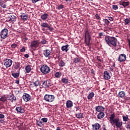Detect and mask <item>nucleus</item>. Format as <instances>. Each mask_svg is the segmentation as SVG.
Masks as SVG:
<instances>
[{"label":"nucleus","instance_id":"f257e3e1","mask_svg":"<svg viewBox=\"0 0 130 130\" xmlns=\"http://www.w3.org/2000/svg\"><path fill=\"white\" fill-rule=\"evenodd\" d=\"M109 119L110 123L112 126L114 125V127H115L116 126L117 128H121L122 126V121L120 120L119 117L115 118V114H111Z\"/></svg>","mask_w":130,"mask_h":130},{"label":"nucleus","instance_id":"f03ea898","mask_svg":"<svg viewBox=\"0 0 130 130\" xmlns=\"http://www.w3.org/2000/svg\"><path fill=\"white\" fill-rule=\"evenodd\" d=\"M105 40L109 46H113V47H116L117 46V39L114 37L106 36L105 37Z\"/></svg>","mask_w":130,"mask_h":130},{"label":"nucleus","instance_id":"7ed1b4c3","mask_svg":"<svg viewBox=\"0 0 130 130\" xmlns=\"http://www.w3.org/2000/svg\"><path fill=\"white\" fill-rule=\"evenodd\" d=\"M40 71L43 75H47L50 73V68L46 64L42 65L40 68Z\"/></svg>","mask_w":130,"mask_h":130},{"label":"nucleus","instance_id":"20e7f679","mask_svg":"<svg viewBox=\"0 0 130 130\" xmlns=\"http://www.w3.org/2000/svg\"><path fill=\"white\" fill-rule=\"evenodd\" d=\"M54 99L55 97L53 95L46 94L44 96V100L47 102H53Z\"/></svg>","mask_w":130,"mask_h":130},{"label":"nucleus","instance_id":"39448f33","mask_svg":"<svg viewBox=\"0 0 130 130\" xmlns=\"http://www.w3.org/2000/svg\"><path fill=\"white\" fill-rule=\"evenodd\" d=\"M8 34H9V30L7 28H4L1 31L0 36L2 39H6L8 37Z\"/></svg>","mask_w":130,"mask_h":130},{"label":"nucleus","instance_id":"423d86ee","mask_svg":"<svg viewBox=\"0 0 130 130\" xmlns=\"http://www.w3.org/2000/svg\"><path fill=\"white\" fill-rule=\"evenodd\" d=\"M39 40L33 41L31 42L30 46L32 49H36L39 46Z\"/></svg>","mask_w":130,"mask_h":130},{"label":"nucleus","instance_id":"0eeeda50","mask_svg":"<svg viewBox=\"0 0 130 130\" xmlns=\"http://www.w3.org/2000/svg\"><path fill=\"white\" fill-rule=\"evenodd\" d=\"M41 27H42L43 28H48V30H49L50 32H52V30H54L53 27L50 26V25L46 22H43L41 23Z\"/></svg>","mask_w":130,"mask_h":130},{"label":"nucleus","instance_id":"6e6552de","mask_svg":"<svg viewBox=\"0 0 130 130\" xmlns=\"http://www.w3.org/2000/svg\"><path fill=\"white\" fill-rule=\"evenodd\" d=\"M118 60L120 62H123V61H125V60H126V55L125 54H120Z\"/></svg>","mask_w":130,"mask_h":130},{"label":"nucleus","instance_id":"1a4fd4ad","mask_svg":"<svg viewBox=\"0 0 130 130\" xmlns=\"http://www.w3.org/2000/svg\"><path fill=\"white\" fill-rule=\"evenodd\" d=\"M12 64L13 60H12L11 59H6L5 60L4 66H5L6 68H10Z\"/></svg>","mask_w":130,"mask_h":130},{"label":"nucleus","instance_id":"9d476101","mask_svg":"<svg viewBox=\"0 0 130 130\" xmlns=\"http://www.w3.org/2000/svg\"><path fill=\"white\" fill-rule=\"evenodd\" d=\"M22 98L25 102H28L31 100V96L29 94L24 93L22 96Z\"/></svg>","mask_w":130,"mask_h":130},{"label":"nucleus","instance_id":"9b49d317","mask_svg":"<svg viewBox=\"0 0 130 130\" xmlns=\"http://www.w3.org/2000/svg\"><path fill=\"white\" fill-rule=\"evenodd\" d=\"M15 110H16L17 113H18L19 114H22L25 112V109L21 106L17 107L15 109Z\"/></svg>","mask_w":130,"mask_h":130},{"label":"nucleus","instance_id":"f8f14e48","mask_svg":"<svg viewBox=\"0 0 130 130\" xmlns=\"http://www.w3.org/2000/svg\"><path fill=\"white\" fill-rule=\"evenodd\" d=\"M49 86H51L50 82L48 80L43 81L42 87L43 88H49Z\"/></svg>","mask_w":130,"mask_h":130},{"label":"nucleus","instance_id":"ddd939ff","mask_svg":"<svg viewBox=\"0 0 130 130\" xmlns=\"http://www.w3.org/2000/svg\"><path fill=\"white\" fill-rule=\"evenodd\" d=\"M95 108L96 111H97L98 112H103V111H105V108H104V107L103 106H96Z\"/></svg>","mask_w":130,"mask_h":130},{"label":"nucleus","instance_id":"4468645a","mask_svg":"<svg viewBox=\"0 0 130 130\" xmlns=\"http://www.w3.org/2000/svg\"><path fill=\"white\" fill-rule=\"evenodd\" d=\"M43 54L45 57H49L50 56V50L46 49L43 51Z\"/></svg>","mask_w":130,"mask_h":130},{"label":"nucleus","instance_id":"2eb2a0df","mask_svg":"<svg viewBox=\"0 0 130 130\" xmlns=\"http://www.w3.org/2000/svg\"><path fill=\"white\" fill-rule=\"evenodd\" d=\"M92 130H99L100 127H101V126L100 125V124L98 123H96L92 124Z\"/></svg>","mask_w":130,"mask_h":130},{"label":"nucleus","instance_id":"dca6fc26","mask_svg":"<svg viewBox=\"0 0 130 130\" xmlns=\"http://www.w3.org/2000/svg\"><path fill=\"white\" fill-rule=\"evenodd\" d=\"M110 78L111 77L109 74V72L108 71H105L104 72V79H105V80H109Z\"/></svg>","mask_w":130,"mask_h":130},{"label":"nucleus","instance_id":"f3484780","mask_svg":"<svg viewBox=\"0 0 130 130\" xmlns=\"http://www.w3.org/2000/svg\"><path fill=\"white\" fill-rule=\"evenodd\" d=\"M105 116V113L103 112H100L97 115L98 119H102Z\"/></svg>","mask_w":130,"mask_h":130},{"label":"nucleus","instance_id":"a211bd4d","mask_svg":"<svg viewBox=\"0 0 130 130\" xmlns=\"http://www.w3.org/2000/svg\"><path fill=\"white\" fill-rule=\"evenodd\" d=\"M69 46H70V45L68 44L65 46H62L61 47L62 51H65L66 52H68V51H69Z\"/></svg>","mask_w":130,"mask_h":130},{"label":"nucleus","instance_id":"6ab92c4d","mask_svg":"<svg viewBox=\"0 0 130 130\" xmlns=\"http://www.w3.org/2000/svg\"><path fill=\"white\" fill-rule=\"evenodd\" d=\"M66 107L67 108H71L73 107V102L72 101H67L66 102Z\"/></svg>","mask_w":130,"mask_h":130},{"label":"nucleus","instance_id":"aec40b11","mask_svg":"<svg viewBox=\"0 0 130 130\" xmlns=\"http://www.w3.org/2000/svg\"><path fill=\"white\" fill-rule=\"evenodd\" d=\"M7 20H8L9 22H15V20H16V16L13 15H11L8 17Z\"/></svg>","mask_w":130,"mask_h":130},{"label":"nucleus","instance_id":"412c9836","mask_svg":"<svg viewBox=\"0 0 130 130\" xmlns=\"http://www.w3.org/2000/svg\"><path fill=\"white\" fill-rule=\"evenodd\" d=\"M120 6H123V8H125L129 6V2H122L120 3Z\"/></svg>","mask_w":130,"mask_h":130},{"label":"nucleus","instance_id":"4be33fe9","mask_svg":"<svg viewBox=\"0 0 130 130\" xmlns=\"http://www.w3.org/2000/svg\"><path fill=\"white\" fill-rule=\"evenodd\" d=\"M85 38L86 39V40H87V38H91L90 32H89V30L87 28L85 29Z\"/></svg>","mask_w":130,"mask_h":130},{"label":"nucleus","instance_id":"5701e85b","mask_svg":"<svg viewBox=\"0 0 130 130\" xmlns=\"http://www.w3.org/2000/svg\"><path fill=\"white\" fill-rule=\"evenodd\" d=\"M118 96L120 98H124L125 97V92L124 91H120L118 93Z\"/></svg>","mask_w":130,"mask_h":130},{"label":"nucleus","instance_id":"b1692460","mask_svg":"<svg viewBox=\"0 0 130 130\" xmlns=\"http://www.w3.org/2000/svg\"><path fill=\"white\" fill-rule=\"evenodd\" d=\"M48 17H49V16H48L47 13H44L41 16V18L45 20H46V19H48Z\"/></svg>","mask_w":130,"mask_h":130},{"label":"nucleus","instance_id":"393cba45","mask_svg":"<svg viewBox=\"0 0 130 130\" xmlns=\"http://www.w3.org/2000/svg\"><path fill=\"white\" fill-rule=\"evenodd\" d=\"M76 116L77 118H84V115L82 113H78L76 114Z\"/></svg>","mask_w":130,"mask_h":130},{"label":"nucleus","instance_id":"a878e982","mask_svg":"<svg viewBox=\"0 0 130 130\" xmlns=\"http://www.w3.org/2000/svg\"><path fill=\"white\" fill-rule=\"evenodd\" d=\"M25 70L26 71V73H30L31 72V66L30 65H27L25 67Z\"/></svg>","mask_w":130,"mask_h":130},{"label":"nucleus","instance_id":"bb28decb","mask_svg":"<svg viewBox=\"0 0 130 130\" xmlns=\"http://www.w3.org/2000/svg\"><path fill=\"white\" fill-rule=\"evenodd\" d=\"M94 95H95V94L94 93V92H91L90 93H89L87 96L88 100H90V99H92V98H93V97H94Z\"/></svg>","mask_w":130,"mask_h":130},{"label":"nucleus","instance_id":"cd10ccee","mask_svg":"<svg viewBox=\"0 0 130 130\" xmlns=\"http://www.w3.org/2000/svg\"><path fill=\"white\" fill-rule=\"evenodd\" d=\"M90 41H91V38H87L86 40L85 39V42L86 44L87 45V46H89V45H90Z\"/></svg>","mask_w":130,"mask_h":130},{"label":"nucleus","instance_id":"c85d7f7f","mask_svg":"<svg viewBox=\"0 0 130 130\" xmlns=\"http://www.w3.org/2000/svg\"><path fill=\"white\" fill-rule=\"evenodd\" d=\"M122 119L123 121L126 122L127 120H128L129 119H128V115H123L122 116Z\"/></svg>","mask_w":130,"mask_h":130},{"label":"nucleus","instance_id":"c756f323","mask_svg":"<svg viewBox=\"0 0 130 130\" xmlns=\"http://www.w3.org/2000/svg\"><path fill=\"white\" fill-rule=\"evenodd\" d=\"M103 21L104 22V23H105V24H106V25H107V26H109V24H110V21H109V20H108V19L106 18L104 19L103 20Z\"/></svg>","mask_w":130,"mask_h":130},{"label":"nucleus","instance_id":"7c9ffc66","mask_svg":"<svg viewBox=\"0 0 130 130\" xmlns=\"http://www.w3.org/2000/svg\"><path fill=\"white\" fill-rule=\"evenodd\" d=\"M124 25H129L130 20L128 18H126L124 20Z\"/></svg>","mask_w":130,"mask_h":130},{"label":"nucleus","instance_id":"2f4dec72","mask_svg":"<svg viewBox=\"0 0 130 130\" xmlns=\"http://www.w3.org/2000/svg\"><path fill=\"white\" fill-rule=\"evenodd\" d=\"M62 83L63 84H69V80L67 78H62L61 79Z\"/></svg>","mask_w":130,"mask_h":130},{"label":"nucleus","instance_id":"473e14b6","mask_svg":"<svg viewBox=\"0 0 130 130\" xmlns=\"http://www.w3.org/2000/svg\"><path fill=\"white\" fill-rule=\"evenodd\" d=\"M21 18L23 20V21H27L28 20V16L27 15H21Z\"/></svg>","mask_w":130,"mask_h":130},{"label":"nucleus","instance_id":"72a5a7b5","mask_svg":"<svg viewBox=\"0 0 130 130\" xmlns=\"http://www.w3.org/2000/svg\"><path fill=\"white\" fill-rule=\"evenodd\" d=\"M74 62H75V63H78V62H81V59H80V58L79 57L75 58L74 59Z\"/></svg>","mask_w":130,"mask_h":130},{"label":"nucleus","instance_id":"f704fd0d","mask_svg":"<svg viewBox=\"0 0 130 130\" xmlns=\"http://www.w3.org/2000/svg\"><path fill=\"white\" fill-rule=\"evenodd\" d=\"M12 76L14 78H19L20 74H19V73H12Z\"/></svg>","mask_w":130,"mask_h":130},{"label":"nucleus","instance_id":"c9c22d12","mask_svg":"<svg viewBox=\"0 0 130 130\" xmlns=\"http://www.w3.org/2000/svg\"><path fill=\"white\" fill-rule=\"evenodd\" d=\"M33 85H34L35 86V87H38V86H39V85H40L39 81L37 80L35 82H33Z\"/></svg>","mask_w":130,"mask_h":130},{"label":"nucleus","instance_id":"e433bc0d","mask_svg":"<svg viewBox=\"0 0 130 130\" xmlns=\"http://www.w3.org/2000/svg\"><path fill=\"white\" fill-rule=\"evenodd\" d=\"M61 76V73L60 72H57L55 74V78H60Z\"/></svg>","mask_w":130,"mask_h":130},{"label":"nucleus","instance_id":"4c0bfd02","mask_svg":"<svg viewBox=\"0 0 130 130\" xmlns=\"http://www.w3.org/2000/svg\"><path fill=\"white\" fill-rule=\"evenodd\" d=\"M66 63H64V62L62 61V60H61L59 63V67H64Z\"/></svg>","mask_w":130,"mask_h":130},{"label":"nucleus","instance_id":"58836bf2","mask_svg":"<svg viewBox=\"0 0 130 130\" xmlns=\"http://www.w3.org/2000/svg\"><path fill=\"white\" fill-rule=\"evenodd\" d=\"M99 36L100 38H103V37H104L105 36H105V33L104 32H100L99 34Z\"/></svg>","mask_w":130,"mask_h":130},{"label":"nucleus","instance_id":"ea45409f","mask_svg":"<svg viewBox=\"0 0 130 130\" xmlns=\"http://www.w3.org/2000/svg\"><path fill=\"white\" fill-rule=\"evenodd\" d=\"M0 101H2V102H5V101H7V98L5 96H2L0 98Z\"/></svg>","mask_w":130,"mask_h":130},{"label":"nucleus","instance_id":"a19ab883","mask_svg":"<svg viewBox=\"0 0 130 130\" xmlns=\"http://www.w3.org/2000/svg\"><path fill=\"white\" fill-rule=\"evenodd\" d=\"M41 42L42 44H43V45L47 44V41H46V40L45 39H42Z\"/></svg>","mask_w":130,"mask_h":130},{"label":"nucleus","instance_id":"79ce46f5","mask_svg":"<svg viewBox=\"0 0 130 130\" xmlns=\"http://www.w3.org/2000/svg\"><path fill=\"white\" fill-rule=\"evenodd\" d=\"M63 8H64V6H63V5H60L58 6L57 7V10H61L62 9H63Z\"/></svg>","mask_w":130,"mask_h":130},{"label":"nucleus","instance_id":"37998d69","mask_svg":"<svg viewBox=\"0 0 130 130\" xmlns=\"http://www.w3.org/2000/svg\"><path fill=\"white\" fill-rule=\"evenodd\" d=\"M43 123V122L41 121H39L38 120H37V124L38 126H41V125Z\"/></svg>","mask_w":130,"mask_h":130},{"label":"nucleus","instance_id":"c03bdc74","mask_svg":"<svg viewBox=\"0 0 130 130\" xmlns=\"http://www.w3.org/2000/svg\"><path fill=\"white\" fill-rule=\"evenodd\" d=\"M41 120L43 121V122L46 123L47 122L48 119H47V118H43L41 119Z\"/></svg>","mask_w":130,"mask_h":130},{"label":"nucleus","instance_id":"a18cd8bd","mask_svg":"<svg viewBox=\"0 0 130 130\" xmlns=\"http://www.w3.org/2000/svg\"><path fill=\"white\" fill-rule=\"evenodd\" d=\"M112 8L113 10H118V6L117 5H113Z\"/></svg>","mask_w":130,"mask_h":130},{"label":"nucleus","instance_id":"49530a36","mask_svg":"<svg viewBox=\"0 0 130 130\" xmlns=\"http://www.w3.org/2000/svg\"><path fill=\"white\" fill-rule=\"evenodd\" d=\"M17 46H18V45H17V44L14 43L12 45H11L12 48H16Z\"/></svg>","mask_w":130,"mask_h":130},{"label":"nucleus","instance_id":"de8ad7c7","mask_svg":"<svg viewBox=\"0 0 130 130\" xmlns=\"http://www.w3.org/2000/svg\"><path fill=\"white\" fill-rule=\"evenodd\" d=\"M25 51H26V49H25V47H23L20 50V52H25Z\"/></svg>","mask_w":130,"mask_h":130},{"label":"nucleus","instance_id":"09e8293b","mask_svg":"<svg viewBox=\"0 0 130 130\" xmlns=\"http://www.w3.org/2000/svg\"><path fill=\"white\" fill-rule=\"evenodd\" d=\"M108 19L111 22H112V21H113V20H114V18L112 17H108Z\"/></svg>","mask_w":130,"mask_h":130},{"label":"nucleus","instance_id":"8fccbe9b","mask_svg":"<svg viewBox=\"0 0 130 130\" xmlns=\"http://www.w3.org/2000/svg\"><path fill=\"white\" fill-rule=\"evenodd\" d=\"M8 100H9L10 101H11V102L13 103V95H11L10 96H9Z\"/></svg>","mask_w":130,"mask_h":130},{"label":"nucleus","instance_id":"3c124183","mask_svg":"<svg viewBox=\"0 0 130 130\" xmlns=\"http://www.w3.org/2000/svg\"><path fill=\"white\" fill-rule=\"evenodd\" d=\"M20 68V64H16L15 65V70H18Z\"/></svg>","mask_w":130,"mask_h":130},{"label":"nucleus","instance_id":"603ef678","mask_svg":"<svg viewBox=\"0 0 130 130\" xmlns=\"http://www.w3.org/2000/svg\"><path fill=\"white\" fill-rule=\"evenodd\" d=\"M40 0H31L32 4H36L38 2H39Z\"/></svg>","mask_w":130,"mask_h":130},{"label":"nucleus","instance_id":"864d4df0","mask_svg":"<svg viewBox=\"0 0 130 130\" xmlns=\"http://www.w3.org/2000/svg\"><path fill=\"white\" fill-rule=\"evenodd\" d=\"M17 100V98L15 96H14V95H12V102H14V101H16Z\"/></svg>","mask_w":130,"mask_h":130},{"label":"nucleus","instance_id":"5fc2aeb1","mask_svg":"<svg viewBox=\"0 0 130 130\" xmlns=\"http://www.w3.org/2000/svg\"><path fill=\"white\" fill-rule=\"evenodd\" d=\"M96 59H97V60H99V61H100V62H102V60H101L100 59V56H98L96 57Z\"/></svg>","mask_w":130,"mask_h":130},{"label":"nucleus","instance_id":"6e6d98bb","mask_svg":"<svg viewBox=\"0 0 130 130\" xmlns=\"http://www.w3.org/2000/svg\"><path fill=\"white\" fill-rule=\"evenodd\" d=\"M4 117H5V115L3 114H0V120H1V119H2V118H4Z\"/></svg>","mask_w":130,"mask_h":130},{"label":"nucleus","instance_id":"4d7b16f0","mask_svg":"<svg viewBox=\"0 0 130 130\" xmlns=\"http://www.w3.org/2000/svg\"><path fill=\"white\" fill-rule=\"evenodd\" d=\"M95 16L96 19H97V20H99L100 19V16H99V15L96 14H95Z\"/></svg>","mask_w":130,"mask_h":130},{"label":"nucleus","instance_id":"13d9d810","mask_svg":"<svg viewBox=\"0 0 130 130\" xmlns=\"http://www.w3.org/2000/svg\"><path fill=\"white\" fill-rule=\"evenodd\" d=\"M126 127L127 129L130 130V122L127 124Z\"/></svg>","mask_w":130,"mask_h":130},{"label":"nucleus","instance_id":"bf43d9fd","mask_svg":"<svg viewBox=\"0 0 130 130\" xmlns=\"http://www.w3.org/2000/svg\"><path fill=\"white\" fill-rule=\"evenodd\" d=\"M15 83L17 84H20V79H17V80H16Z\"/></svg>","mask_w":130,"mask_h":130},{"label":"nucleus","instance_id":"052dcab7","mask_svg":"<svg viewBox=\"0 0 130 130\" xmlns=\"http://www.w3.org/2000/svg\"><path fill=\"white\" fill-rule=\"evenodd\" d=\"M91 74H92V75H95V71L93 69L91 70Z\"/></svg>","mask_w":130,"mask_h":130},{"label":"nucleus","instance_id":"680f3d73","mask_svg":"<svg viewBox=\"0 0 130 130\" xmlns=\"http://www.w3.org/2000/svg\"><path fill=\"white\" fill-rule=\"evenodd\" d=\"M24 57H26V58H28V57H29V54H25Z\"/></svg>","mask_w":130,"mask_h":130},{"label":"nucleus","instance_id":"e2e57ef3","mask_svg":"<svg viewBox=\"0 0 130 130\" xmlns=\"http://www.w3.org/2000/svg\"><path fill=\"white\" fill-rule=\"evenodd\" d=\"M78 110H80V107H76V111H78Z\"/></svg>","mask_w":130,"mask_h":130},{"label":"nucleus","instance_id":"0e129e2a","mask_svg":"<svg viewBox=\"0 0 130 130\" xmlns=\"http://www.w3.org/2000/svg\"><path fill=\"white\" fill-rule=\"evenodd\" d=\"M112 68H115V63H114L111 66Z\"/></svg>","mask_w":130,"mask_h":130},{"label":"nucleus","instance_id":"69168bd1","mask_svg":"<svg viewBox=\"0 0 130 130\" xmlns=\"http://www.w3.org/2000/svg\"><path fill=\"white\" fill-rule=\"evenodd\" d=\"M56 130H61V129H60V127H57L56 128Z\"/></svg>","mask_w":130,"mask_h":130},{"label":"nucleus","instance_id":"338daca9","mask_svg":"<svg viewBox=\"0 0 130 130\" xmlns=\"http://www.w3.org/2000/svg\"><path fill=\"white\" fill-rule=\"evenodd\" d=\"M110 70L111 71V72H113V68H110Z\"/></svg>","mask_w":130,"mask_h":130},{"label":"nucleus","instance_id":"774afa93","mask_svg":"<svg viewBox=\"0 0 130 130\" xmlns=\"http://www.w3.org/2000/svg\"><path fill=\"white\" fill-rule=\"evenodd\" d=\"M128 45L129 46L130 45V40L129 39L128 40Z\"/></svg>","mask_w":130,"mask_h":130}]
</instances>
